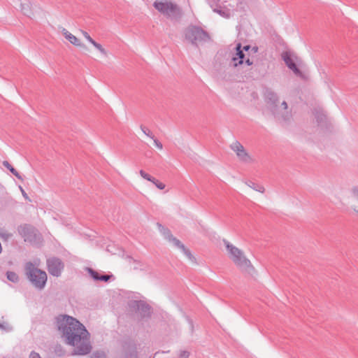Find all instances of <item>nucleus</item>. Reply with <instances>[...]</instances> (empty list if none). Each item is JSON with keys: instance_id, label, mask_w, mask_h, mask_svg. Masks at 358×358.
<instances>
[{"instance_id": "obj_24", "label": "nucleus", "mask_w": 358, "mask_h": 358, "mask_svg": "<svg viewBox=\"0 0 358 358\" xmlns=\"http://www.w3.org/2000/svg\"><path fill=\"white\" fill-rule=\"evenodd\" d=\"M181 250L189 260H191L192 262H195V257L192 255L191 252L185 248V246H184V249H181Z\"/></svg>"}, {"instance_id": "obj_20", "label": "nucleus", "mask_w": 358, "mask_h": 358, "mask_svg": "<svg viewBox=\"0 0 358 358\" xmlns=\"http://www.w3.org/2000/svg\"><path fill=\"white\" fill-rule=\"evenodd\" d=\"M169 242L172 243L173 245L180 250L184 249V245L178 238L171 235L168 239Z\"/></svg>"}, {"instance_id": "obj_37", "label": "nucleus", "mask_w": 358, "mask_h": 358, "mask_svg": "<svg viewBox=\"0 0 358 358\" xmlns=\"http://www.w3.org/2000/svg\"><path fill=\"white\" fill-rule=\"evenodd\" d=\"M245 63H246L248 66H250V65H252V62H251L250 59H247L245 60Z\"/></svg>"}, {"instance_id": "obj_13", "label": "nucleus", "mask_w": 358, "mask_h": 358, "mask_svg": "<svg viewBox=\"0 0 358 358\" xmlns=\"http://www.w3.org/2000/svg\"><path fill=\"white\" fill-rule=\"evenodd\" d=\"M236 56L232 58L233 65L234 66H237L239 64H242L243 63V59L245 57V54L243 53V50H241V43H238L236 47Z\"/></svg>"}, {"instance_id": "obj_35", "label": "nucleus", "mask_w": 358, "mask_h": 358, "mask_svg": "<svg viewBox=\"0 0 358 358\" xmlns=\"http://www.w3.org/2000/svg\"><path fill=\"white\" fill-rule=\"evenodd\" d=\"M29 358H42L38 352L32 351L29 355Z\"/></svg>"}, {"instance_id": "obj_5", "label": "nucleus", "mask_w": 358, "mask_h": 358, "mask_svg": "<svg viewBox=\"0 0 358 358\" xmlns=\"http://www.w3.org/2000/svg\"><path fill=\"white\" fill-rule=\"evenodd\" d=\"M153 6L164 15L171 19H178L182 16V10L179 6L168 0L155 1Z\"/></svg>"}, {"instance_id": "obj_21", "label": "nucleus", "mask_w": 358, "mask_h": 358, "mask_svg": "<svg viewBox=\"0 0 358 358\" xmlns=\"http://www.w3.org/2000/svg\"><path fill=\"white\" fill-rule=\"evenodd\" d=\"M6 277L8 280L13 282H17L19 281V277L17 274L13 271H7Z\"/></svg>"}, {"instance_id": "obj_4", "label": "nucleus", "mask_w": 358, "mask_h": 358, "mask_svg": "<svg viewBox=\"0 0 358 358\" xmlns=\"http://www.w3.org/2000/svg\"><path fill=\"white\" fill-rule=\"evenodd\" d=\"M185 39L196 46L210 40L209 34L199 27L190 25L184 30Z\"/></svg>"}, {"instance_id": "obj_3", "label": "nucleus", "mask_w": 358, "mask_h": 358, "mask_svg": "<svg viewBox=\"0 0 358 358\" xmlns=\"http://www.w3.org/2000/svg\"><path fill=\"white\" fill-rule=\"evenodd\" d=\"M25 273L35 287L39 289L44 288L47 281V274L45 271L35 267L31 262H27L25 264Z\"/></svg>"}, {"instance_id": "obj_2", "label": "nucleus", "mask_w": 358, "mask_h": 358, "mask_svg": "<svg viewBox=\"0 0 358 358\" xmlns=\"http://www.w3.org/2000/svg\"><path fill=\"white\" fill-rule=\"evenodd\" d=\"M223 243L226 248L229 259L237 267L242 271L248 273H252L255 271L254 266L250 259L246 257L243 251L229 243L227 240L224 239Z\"/></svg>"}, {"instance_id": "obj_6", "label": "nucleus", "mask_w": 358, "mask_h": 358, "mask_svg": "<svg viewBox=\"0 0 358 358\" xmlns=\"http://www.w3.org/2000/svg\"><path fill=\"white\" fill-rule=\"evenodd\" d=\"M18 232L25 242L36 243L41 239V236L38 230L31 225L24 224L18 227Z\"/></svg>"}, {"instance_id": "obj_26", "label": "nucleus", "mask_w": 358, "mask_h": 358, "mask_svg": "<svg viewBox=\"0 0 358 358\" xmlns=\"http://www.w3.org/2000/svg\"><path fill=\"white\" fill-rule=\"evenodd\" d=\"M139 173L143 178H144L150 182H152V180H153L152 179L154 178V177H152L150 175H149L148 173H145L143 170H141L139 171Z\"/></svg>"}, {"instance_id": "obj_17", "label": "nucleus", "mask_w": 358, "mask_h": 358, "mask_svg": "<svg viewBox=\"0 0 358 358\" xmlns=\"http://www.w3.org/2000/svg\"><path fill=\"white\" fill-rule=\"evenodd\" d=\"M245 185L252 189L259 192L260 193H264L265 192V188L263 185L260 184H257L251 180H248L245 182Z\"/></svg>"}, {"instance_id": "obj_9", "label": "nucleus", "mask_w": 358, "mask_h": 358, "mask_svg": "<svg viewBox=\"0 0 358 358\" xmlns=\"http://www.w3.org/2000/svg\"><path fill=\"white\" fill-rule=\"evenodd\" d=\"M48 272L53 276L59 277L64 269V263L57 257H52L47 260Z\"/></svg>"}, {"instance_id": "obj_31", "label": "nucleus", "mask_w": 358, "mask_h": 358, "mask_svg": "<svg viewBox=\"0 0 358 358\" xmlns=\"http://www.w3.org/2000/svg\"><path fill=\"white\" fill-rule=\"evenodd\" d=\"M83 36L92 44L94 40L89 35V34L85 31H81Z\"/></svg>"}, {"instance_id": "obj_32", "label": "nucleus", "mask_w": 358, "mask_h": 358, "mask_svg": "<svg viewBox=\"0 0 358 358\" xmlns=\"http://www.w3.org/2000/svg\"><path fill=\"white\" fill-rule=\"evenodd\" d=\"M189 355H190L189 352H188L187 350H182L180 352L179 357H180V358H189Z\"/></svg>"}, {"instance_id": "obj_29", "label": "nucleus", "mask_w": 358, "mask_h": 358, "mask_svg": "<svg viewBox=\"0 0 358 358\" xmlns=\"http://www.w3.org/2000/svg\"><path fill=\"white\" fill-rule=\"evenodd\" d=\"M315 117L318 123H322L326 120V115L322 113H317Z\"/></svg>"}, {"instance_id": "obj_11", "label": "nucleus", "mask_w": 358, "mask_h": 358, "mask_svg": "<svg viewBox=\"0 0 358 358\" xmlns=\"http://www.w3.org/2000/svg\"><path fill=\"white\" fill-rule=\"evenodd\" d=\"M135 307L142 317H148L150 315V306L142 301H134Z\"/></svg>"}, {"instance_id": "obj_28", "label": "nucleus", "mask_w": 358, "mask_h": 358, "mask_svg": "<svg viewBox=\"0 0 358 358\" xmlns=\"http://www.w3.org/2000/svg\"><path fill=\"white\" fill-rule=\"evenodd\" d=\"M141 129L142 130V131L146 135L148 136V137H150V138L152 139H154V136L152 134V133L150 131V130L143 126H141Z\"/></svg>"}, {"instance_id": "obj_39", "label": "nucleus", "mask_w": 358, "mask_h": 358, "mask_svg": "<svg viewBox=\"0 0 358 358\" xmlns=\"http://www.w3.org/2000/svg\"><path fill=\"white\" fill-rule=\"evenodd\" d=\"M250 48V45H245L243 47V50H246V51L248 50Z\"/></svg>"}, {"instance_id": "obj_16", "label": "nucleus", "mask_w": 358, "mask_h": 358, "mask_svg": "<svg viewBox=\"0 0 358 358\" xmlns=\"http://www.w3.org/2000/svg\"><path fill=\"white\" fill-rule=\"evenodd\" d=\"M350 194L352 199L355 201L352 206V208L353 210L358 214V185L352 187Z\"/></svg>"}, {"instance_id": "obj_22", "label": "nucleus", "mask_w": 358, "mask_h": 358, "mask_svg": "<svg viewBox=\"0 0 358 358\" xmlns=\"http://www.w3.org/2000/svg\"><path fill=\"white\" fill-rule=\"evenodd\" d=\"M12 234L9 233L7 230L3 228H0V238L3 241H8L12 237Z\"/></svg>"}, {"instance_id": "obj_12", "label": "nucleus", "mask_w": 358, "mask_h": 358, "mask_svg": "<svg viewBox=\"0 0 358 358\" xmlns=\"http://www.w3.org/2000/svg\"><path fill=\"white\" fill-rule=\"evenodd\" d=\"M17 1L20 3V9L22 13L29 17H31L34 15V12L31 2L29 0H17Z\"/></svg>"}, {"instance_id": "obj_10", "label": "nucleus", "mask_w": 358, "mask_h": 358, "mask_svg": "<svg viewBox=\"0 0 358 358\" xmlns=\"http://www.w3.org/2000/svg\"><path fill=\"white\" fill-rule=\"evenodd\" d=\"M282 59L287 67L291 69L295 73V75L301 78L303 77V73L298 69L288 52H285L282 55Z\"/></svg>"}, {"instance_id": "obj_30", "label": "nucleus", "mask_w": 358, "mask_h": 358, "mask_svg": "<svg viewBox=\"0 0 358 358\" xmlns=\"http://www.w3.org/2000/svg\"><path fill=\"white\" fill-rule=\"evenodd\" d=\"M92 358H106V355L103 352H94Z\"/></svg>"}, {"instance_id": "obj_19", "label": "nucleus", "mask_w": 358, "mask_h": 358, "mask_svg": "<svg viewBox=\"0 0 358 358\" xmlns=\"http://www.w3.org/2000/svg\"><path fill=\"white\" fill-rule=\"evenodd\" d=\"M157 225L159 228V231L162 234L164 237L167 240L172 234L171 231L168 229L164 227L162 224L157 222Z\"/></svg>"}, {"instance_id": "obj_15", "label": "nucleus", "mask_w": 358, "mask_h": 358, "mask_svg": "<svg viewBox=\"0 0 358 358\" xmlns=\"http://www.w3.org/2000/svg\"><path fill=\"white\" fill-rule=\"evenodd\" d=\"M87 271L90 275V276L94 280H101V281H104V282H107L111 277V275H101V274H99L98 272L95 271L94 270H93L92 268H87Z\"/></svg>"}, {"instance_id": "obj_38", "label": "nucleus", "mask_w": 358, "mask_h": 358, "mask_svg": "<svg viewBox=\"0 0 358 358\" xmlns=\"http://www.w3.org/2000/svg\"><path fill=\"white\" fill-rule=\"evenodd\" d=\"M214 11L218 13L219 14H220L222 15H224V12H222L221 10H216V9H215Z\"/></svg>"}, {"instance_id": "obj_34", "label": "nucleus", "mask_w": 358, "mask_h": 358, "mask_svg": "<svg viewBox=\"0 0 358 358\" xmlns=\"http://www.w3.org/2000/svg\"><path fill=\"white\" fill-rule=\"evenodd\" d=\"M153 141H154V143L157 148H158L160 150H162L163 148V145H162V143H160L157 139L154 138Z\"/></svg>"}, {"instance_id": "obj_33", "label": "nucleus", "mask_w": 358, "mask_h": 358, "mask_svg": "<svg viewBox=\"0 0 358 358\" xmlns=\"http://www.w3.org/2000/svg\"><path fill=\"white\" fill-rule=\"evenodd\" d=\"M280 107L282 108V109L285 110V112H286V115H284V117H288L289 119V115H288L287 112V103L286 101H282V103H281V106Z\"/></svg>"}, {"instance_id": "obj_8", "label": "nucleus", "mask_w": 358, "mask_h": 358, "mask_svg": "<svg viewBox=\"0 0 358 358\" xmlns=\"http://www.w3.org/2000/svg\"><path fill=\"white\" fill-rule=\"evenodd\" d=\"M230 148L236 153L238 160L245 164L254 162V159L246 151L243 145L238 141H234L230 145Z\"/></svg>"}, {"instance_id": "obj_25", "label": "nucleus", "mask_w": 358, "mask_h": 358, "mask_svg": "<svg viewBox=\"0 0 358 358\" xmlns=\"http://www.w3.org/2000/svg\"><path fill=\"white\" fill-rule=\"evenodd\" d=\"M94 48H96L102 55H107L106 50L102 47V45L98 43H96L95 41L92 43Z\"/></svg>"}, {"instance_id": "obj_7", "label": "nucleus", "mask_w": 358, "mask_h": 358, "mask_svg": "<svg viewBox=\"0 0 358 358\" xmlns=\"http://www.w3.org/2000/svg\"><path fill=\"white\" fill-rule=\"evenodd\" d=\"M265 99L267 104L269 106L271 109L273 115L278 119L282 120L283 121H288L289 118L284 117V113H280L278 110V96L276 93L273 92L271 90H266L265 92Z\"/></svg>"}, {"instance_id": "obj_27", "label": "nucleus", "mask_w": 358, "mask_h": 358, "mask_svg": "<svg viewBox=\"0 0 358 358\" xmlns=\"http://www.w3.org/2000/svg\"><path fill=\"white\" fill-rule=\"evenodd\" d=\"M152 180H152V183H153V184H154V185H155L158 189H164L165 188L166 185H165L163 182H162L159 181L158 180H157V179H156V178H154Z\"/></svg>"}, {"instance_id": "obj_36", "label": "nucleus", "mask_w": 358, "mask_h": 358, "mask_svg": "<svg viewBox=\"0 0 358 358\" xmlns=\"http://www.w3.org/2000/svg\"><path fill=\"white\" fill-rule=\"evenodd\" d=\"M20 189L21 190V192L22 194V196L26 199H29V197L27 194V193L24 192V190L23 189V188L22 187H20Z\"/></svg>"}, {"instance_id": "obj_1", "label": "nucleus", "mask_w": 358, "mask_h": 358, "mask_svg": "<svg viewBox=\"0 0 358 358\" xmlns=\"http://www.w3.org/2000/svg\"><path fill=\"white\" fill-rule=\"evenodd\" d=\"M57 327L66 344L73 346V355H86L92 350L90 333L73 317L62 315L57 319Z\"/></svg>"}, {"instance_id": "obj_23", "label": "nucleus", "mask_w": 358, "mask_h": 358, "mask_svg": "<svg viewBox=\"0 0 358 358\" xmlns=\"http://www.w3.org/2000/svg\"><path fill=\"white\" fill-rule=\"evenodd\" d=\"M181 250L189 260H191L192 262H195V257L192 255L191 252L185 248V246H184V249H181Z\"/></svg>"}, {"instance_id": "obj_18", "label": "nucleus", "mask_w": 358, "mask_h": 358, "mask_svg": "<svg viewBox=\"0 0 358 358\" xmlns=\"http://www.w3.org/2000/svg\"><path fill=\"white\" fill-rule=\"evenodd\" d=\"M3 165L6 167L16 178H17L19 180H22L23 178L22 176L18 173V171L14 169L10 164L7 161L3 162Z\"/></svg>"}, {"instance_id": "obj_14", "label": "nucleus", "mask_w": 358, "mask_h": 358, "mask_svg": "<svg viewBox=\"0 0 358 358\" xmlns=\"http://www.w3.org/2000/svg\"><path fill=\"white\" fill-rule=\"evenodd\" d=\"M62 33H63V35L64 36V37L71 44H73V45H74L76 46H79V47H82L83 48H86V46L84 44L81 43L80 40L76 36H75L71 33L68 31L66 29H63Z\"/></svg>"}]
</instances>
